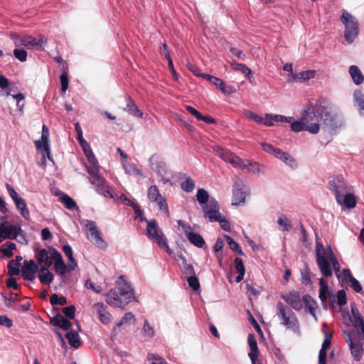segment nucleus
I'll return each instance as SVG.
<instances>
[{
    "label": "nucleus",
    "mask_w": 364,
    "mask_h": 364,
    "mask_svg": "<svg viewBox=\"0 0 364 364\" xmlns=\"http://www.w3.org/2000/svg\"><path fill=\"white\" fill-rule=\"evenodd\" d=\"M90 181L96 186L95 190L99 194L107 198L113 199L117 197V194L111 192L110 188L102 178L95 177L94 178H90Z\"/></svg>",
    "instance_id": "15"
},
{
    "label": "nucleus",
    "mask_w": 364,
    "mask_h": 364,
    "mask_svg": "<svg viewBox=\"0 0 364 364\" xmlns=\"http://www.w3.org/2000/svg\"><path fill=\"white\" fill-rule=\"evenodd\" d=\"M203 77L209 81L211 84L215 85L220 91L222 90V87L224 86V82L215 76L210 75H203Z\"/></svg>",
    "instance_id": "46"
},
{
    "label": "nucleus",
    "mask_w": 364,
    "mask_h": 364,
    "mask_svg": "<svg viewBox=\"0 0 364 364\" xmlns=\"http://www.w3.org/2000/svg\"><path fill=\"white\" fill-rule=\"evenodd\" d=\"M93 307L98 314L100 321L102 323L108 324L111 321L112 316L111 314L106 310V306L103 303H96Z\"/></svg>",
    "instance_id": "20"
},
{
    "label": "nucleus",
    "mask_w": 364,
    "mask_h": 364,
    "mask_svg": "<svg viewBox=\"0 0 364 364\" xmlns=\"http://www.w3.org/2000/svg\"><path fill=\"white\" fill-rule=\"evenodd\" d=\"M214 152L223 161L230 163L235 168H237L241 158L236 156L229 149H224L220 146H213Z\"/></svg>",
    "instance_id": "13"
},
{
    "label": "nucleus",
    "mask_w": 364,
    "mask_h": 364,
    "mask_svg": "<svg viewBox=\"0 0 364 364\" xmlns=\"http://www.w3.org/2000/svg\"><path fill=\"white\" fill-rule=\"evenodd\" d=\"M143 335L147 338H152L154 336V330L153 327L146 320L142 328Z\"/></svg>",
    "instance_id": "56"
},
{
    "label": "nucleus",
    "mask_w": 364,
    "mask_h": 364,
    "mask_svg": "<svg viewBox=\"0 0 364 364\" xmlns=\"http://www.w3.org/2000/svg\"><path fill=\"white\" fill-rule=\"evenodd\" d=\"M146 227V235L149 238L154 240L158 245L164 248L169 255L172 254V251L168 247L167 240L164 233L159 230L156 220L153 219L148 220Z\"/></svg>",
    "instance_id": "7"
},
{
    "label": "nucleus",
    "mask_w": 364,
    "mask_h": 364,
    "mask_svg": "<svg viewBox=\"0 0 364 364\" xmlns=\"http://www.w3.org/2000/svg\"><path fill=\"white\" fill-rule=\"evenodd\" d=\"M196 198L198 202L201 205L202 208L207 205L210 203V196L206 190L204 188H199L196 193Z\"/></svg>",
    "instance_id": "37"
},
{
    "label": "nucleus",
    "mask_w": 364,
    "mask_h": 364,
    "mask_svg": "<svg viewBox=\"0 0 364 364\" xmlns=\"http://www.w3.org/2000/svg\"><path fill=\"white\" fill-rule=\"evenodd\" d=\"M328 188L334 193L336 200H340V196H343V194L349 191V186L341 175L336 176L329 180Z\"/></svg>",
    "instance_id": "10"
},
{
    "label": "nucleus",
    "mask_w": 364,
    "mask_h": 364,
    "mask_svg": "<svg viewBox=\"0 0 364 364\" xmlns=\"http://www.w3.org/2000/svg\"><path fill=\"white\" fill-rule=\"evenodd\" d=\"M353 98L360 111H364V95L363 92L359 90H356L354 92Z\"/></svg>",
    "instance_id": "43"
},
{
    "label": "nucleus",
    "mask_w": 364,
    "mask_h": 364,
    "mask_svg": "<svg viewBox=\"0 0 364 364\" xmlns=\"http://www.w3.org/2000/svg\"><path fill=\"white\" fill-rule=\"evenodd\" d=\"M123 168L127 174L131 176H143V172L141 169L138 168L136 165L134 163L124 161L123 163Z\"/></svg>",
    "instance_id": "34"
},
{
    "label": "nucleus",
    "mask_w": 364,
    "mask_h": 364,
    "mask_svg": "<svg viewBox=\"0 0 364 364\" xmlns=\"http://www.w3.org/2000/svg\"><path fill=\"white\" fill-rule=\"evenodd\" d=\"M301 283L304 285H309L311 284V272L310 269L308 267L307 264H305L304 268L301 272Z\"/></svg>",
    "instance_id": "44"
},
{
    "label": "nucleus",
    "mask_w": 364,
    "mask_h": 364,
    "mask_svg": "<svg viewBox=\"0 0 364 364\" xmlns=\"http://www.w3.org/2000/svg\"><path fill=\"white\" fill-rule=\"evenodd\" d=\"M50 302L52 305L63 306L67 304V299L64 296H58L57 294H52L50 297Z\"/></svg>",
    "instance_id": "52"
},
{
    "label": "nucleus",
    "mask_w": 364,
    "mask_h": 364,
    "mask_svg": "<svg viewBox=\"0 0 364 364\" xmlns=\"http://www.w3.org/2000/svg\"><path fill=\"white\" fill-rule=\"evenodd\" d=\"M20 265L21 264H17L15 261H10L8 264V272L10 276L18 275L20 273Z\"/></svg>",
    "instance_id": "50"
},
{
    "label": "nucleus",
    "mask_w": 364,
    "mask_h": 364,
    "mask_svg": "<svg viewBox=\"0 0 364 364\" xmlns=\"http://www.w3.org/2000/svg\"><path fill=\"white\" fill-rule=\"evenodd\" d=\"M14 55L21 62H25L27 59V52L23 49H14Z\"/></svg>",
    "instance_id": "58"
},
{
    "label": "nucleus",
    "mask_w": 364,
    "mask_h": 364,
    "mask_svg": "<svg viewBox=\"0 0 364 364\" xmlns=\"http://www.w3.org/2000/svg\"><path fill=\"white\" fill-rule=\"evenodd\" d=\"M181 187L183 191L191 193L195 188V182L192 178L188 177L181 183Z\"/></svg>",
    "instance_id": "48"
},
{
    "label": "nucleus",
    "mask_w": 364,
    "mask_h": 364,
    "mask_svg": "<svg viewBox=\"0 0 364 364\" xmlns=\"http://www.w3.org/2000/svg\"><path fill=\"white\" fill-rule=\"evenodd\" d=\"M353 290L358 293H360L363 291L362 286L360 282L354 277L352 280L348 283Z\"/></svg>",
    "instance_id": "64"
},
{
    "label": "nucleus",
    "mask_w": 364,
    "mask_h": 364,
    "mask_svg": "<svg viewBox=\"0 0 364 364\" xmlns=\"http://www.w3.org/2000/svg\"><path fill=\"white\" fill-rule=\"evenodd\" d=\"M18 236L23 237L26 241V233L20 225H11L7 221L0 225V242L5 239L15 240Z\"/></svg>",
    "instance_id": "8"
},
{
    "label": "nucleus",
    "mask_w": 364,
    "mask_h": 364,
    "mask_svg": "<svg viewBox=\"0 0 364 364\" xmlns=\"http://www.w3.org/2000/svg\"><path fill=\"white\" fill-rule=\"evenodd\" d=\"M83 223L85 227L90 232V241L100 248L105 247L106 242L103 240L100 230L97 229L95 222L90 220H85Z\"/></svg>",
    "instance_id": "12"
},
{
    "label": "nucleus",
    "mask_w": 364,
    "mask_h": 364,
    "mask_svg": "<svg viewBox=\"0 0 364 364\" xmlns=\"http://www.w3.org/2000/svg\"><path fill=\"white\" fill-rule=\"evenodd\" d=\"M38 278L42 284H50L53 280V274L48 267H42L39 270Z\"/></svg>",
    "instance_id": "31"
},
{
    "label": "nucleus",
    "mask_w": 364,
    "mask_h": 364,
    "mask_svg": "<svg viewBox=\"0 0 364 364\" xmlns=\"http://www.w3.org/2000/svg\"><path fill=\"white\" fill-rule=\"evenodd\" d=\"M277 315L282 325L294 331L298 330L299 323L295 314L281 301L277 304Z\"/></svg>",
    "instance_id": "6"
},
{
    "label": "nucleus",
    "mask_w": 364,
    "mask_h": 364,
    "mask_svg": "<svg viewBox=\"0 0 364 364\" xmlns=\"http://www.w3.org/2000/svg\"><path fill=\"white\" fill-rule=\"evenodd\" d=\"M147 198L151 202L157 204L160 211L164 212L167 217L169 216V209L167 201L165 198L161 196L156 185H152L148 188Z\"/></svg>",
    "instance_id": "9"
},
{
    "label": "nucleus",
    "mask_w": 364,
    "mask_h": 364,
    "mask_svg": "<svg viewBox=\"0 0 364 364\" xmlns=\"http://www.w3.org/2000/svg\"><path fill=\"white\" fill-rule=\"evenodd\" d=\"M235 269L236 272L238 273V275L235 278V282L237 283L240 282L243 278L245 273V267L244 266L243 262L241 258L236 257L234 260Z\"/></svg>",
    "instance_id": "32"
},
{
    "label": "nucleus",
    "mask_w": 364,
    "mask_h": 364,
    "mask_svg": "<svg viewBox=\"0 0 364 364\" xmlns=\"http://www.w3.org/2000/svg\"><path fill=\"white\" fill-rule=\"evenodd\" d=\"M350 77L356 85H360L364 81V76L357 65H351L349 68Z\"/></svg>",
    "instance_id": "30"
},
{
    "label": "nucleus",
    "mask_w": 364,
    "mask_h": 364,
    "mask_svg": "<svg viewBox=\"0 0 364 364\" xmlns=\"http://www.w3.org/2000/svg\"><path fill=\"white\" fill-rule=\"evenodd\" d=\"M337 302L340 306H344L347 303L346 294L344 290L338 291L336 294Z\"/></svg>",
    "instance_id": "59"
},
{
    "label": "nucleus",
    "mask_w": 364,
    "mask_h": 364,
    "mask_svg": "<svg viewBox=\"0 0 364 364\" xmlns=\"http://www.w3.org/2000/svg\"><path fill=\"white\" fill-rule=\"evenodd\" d=\"M187 239L189 242L197 247H203L205 245V240L203 237L197 232L188 233Z\"/></svg>",
    "instance_id": "35"
},
{
    "label": "nucleus",
    "mask_w": 364,
    "mask_h": 364,
    "mask_svg": "<svg viewBox=\"0 0 364 364\" xmlns=\"http://www.w3.org/2000/svg\"><path fill=\"white\" fill-rule=\"evenodd\" d=\"M350 320L355 328L344 331L345 341L348 343L351 354L355 360L359 361L363 355L364 346V319L356 307H351Z\"/></svg>",
    "instance_id": "2"
},
{
    "label": "nucleus",
    "mask_w": 364,
    "mask_h": 364,
    "mask_svg": "<svg viewBox=\"0 0 364 364\" xmlns=\"http://www.w3.org/2000/svg\"><path fill=\"white\" fill-rule=\"evenodd\" d=\"M283 298L294 309L300 310L302 308V301L298 291L290 292Z\"/></svg>",
    "instance_id": "21"
},
{
    "label": "nucleus",
    "mask_w": 364,
    "mask_h": 364,
    "mask_svg": "<svg viewBox=\"0 0 364 364\" xmlns=\"http://www.w3.org/2000/svg\"><path fill=\"white\" fill-rule=\"evenodd\" d=\"M339 199L340 200H336V202L342 207L351 209L356 205L355 197L353 193H349V191L343 194V196H340Z\"/></svg>",
    "instance_id": "22"
},
{
    "label": "nucleus",
    "mask_w": 364,
    "mask_h": 364,
    "mask_svg": "<svg viewBox=\"0 0 364 364\" xmlns=\"http://www.w3.org/2000/svg\"><path fill=\"white\" fill-rule=\"evenodd\" d=\"M332 264V267L335 272V274L338 279L341 278L340 274V264L333 253H331V257L329 259V265Z\"/></svg>",
    "instance_id": "51"
},
{
    "label": "nucleus",
    "mask_w": 364,
    "mask_h": 364,
    "mask_svg": "<svg viewBox=\"0 0 364 364\" xmlns=\"http://www.w3.org/2000/svg\"><path fill=\"white\" fill-rule=\"evenodd\" d=\"M333 253L329 247L326 249L321 242L316 241V263L323 277L328 278L332 276V269L329 265V259Z\"/></svg>",
    "instance_id": "4"
},
{
    "label": "nucleus",
    "mask_w": 364,
    "mask_h": 364,
    "mask_svg": "<svg viewBox=\"0 0 364 364\" xmlns=\"http://www.w3.org/2000/svg\"><path fill=\"white\" fill-rule=\"evenodd\" d=\"M10 38L14 41L16 47H20L23 46V40L24 39V36H21L15 33H11L10 34Z\"/></svg>",
    "instance_id": "62"
},
{
    "label": "nucleus",
    "mask_w": 364,
    "mask_h": 364,
    "mask_svg": "<svg viewBox=\"0 0 364 364\" xmlns=\"http://www.w3.org/2000/svg\"><path fill=\"white\" fill-rule=\"evenodd\" d=\"M202 209L205 218H207L210 223L220 220L223 216L220 213V205L214 198H210L209 204L203 207Z\"/></svg>",
    "instance_id": "11"
},
{
    "label": "nucleus",
    "mask_w": 364,
    "mask_h": 364,
    "mask_svg": "<svg viewBox=\"0 0 364 364\" xmlns=\"http://www.w3.org/2000/svg\"><path fill=\"white\" fill-rule=\"evenodd\" d=\"M187 282H188L189 287L193 291H198L200 289V286L199 280L196 275L192 276V277H188Z\"/></svg>",
    "instance_id": "54"
},
{
    "label": "nucleus",
    "mask_w": 364,
    "mask_h": 364,
    "mask_svg": "<svg viewBox=\"0 0 364 364\" xmlns=\"http://www.w3.org/2000/svg\"><path fill=\"white\" fill-rule=\"evenodd\" d=\"M50 255L54 258V269L57 274L63 276L68 270V266L64 262L61 254L54 247H49Z\"/></svg>",
    "instance_id": "14"
},
{
    "label": "nucleus",
    "mask_w": 364,
    "mask_h": 364,
    "mask_svg": "<svg viewBox=\"0 0 364 364\" xmlns=\"http://www.w3.org/2000/svg\"><path fill=\"white\" fill-rule=\"evenodd\" d=\"M1 295H2L3 299H4V304L8 308L12 307L13 304L15 302H16V301L18 299L17 294L11 293L9 296H7L3 294Z\"/></svg>",
    "instance_id": "49"
},
{
    "label": "nucleus",
    "mask_w": 364,
    "mask_h": 364,
    "mask_svg": "<svg viewBox=\"0 0 364 364\" xmlns=\"http://www.w3.org/2000/svg\"><path fill=\"white\" fill-rule=\"evenodd\" d=\"M343 124V117L334 109L331 102L326 98L320 97L312 110L305 109L300 120L291 121V130L294 132L306 130L315 134L319 132L321 127L331 132L341 127Z\"/></svg>",
    "instance_id": "1"
},
{
    "label": "nucleus",
    "mask_w": 364,
    "mask_h": 364,
    "mask_svg": "<svg viewBox=\"0 0 364 364\" xmlns=\"http://www.w3.org/2000/svg\"><path fill=\"white\" fill-rule=\"evenodd\" d=\"M125 100L127 102V105L124 108V110L132 116L136 117H142L143 113L136 105L132 98L129 95H127Z\"/></svg>",
    "instance_id": "24"
},
{
    "label": "nucleus",
    "mask_w": 364,
    "mask_h": 364,
    "mask_svg": "<svg viewBox=\"0 0 364 364\" xmlns=\"http://www.w3.org/2000/svg\"><path fill=\"white\" fill-rule=\"evenodd\" d=\"M303 301L305 304L306 309H308L309 313L312 316H315V309L316 306V303L313 299V298L308 294L304 295L303 296Z\"/></svg>",
    "instance_id": "40"
},
{
    "label": "nucleus",
    "mask_w": 364,
    "mask_h": 364,
    "mask_svg": "<svg viewBox=\"0 0 364 364\" xmlns=\"http://www.w3.org/2000/svg\"><path fill=\"white\" fill-rule=\"evenodd\" d=\"M61 92H65L68 87L69 80L67 73L64 72L60 77Z\"/></svg>",
    "instance_id": "60"
},
{
    "label": "nucleus",
    "mask_w": 364,
    "mask_h": 364,
    "mask_svg": "<svg viewBox=\"0 0 364 364\" xmlns=\"http://www.w3.org/2000/svg\"><path fill=\"white\" fill-rule=\"evenodd\" d=\"M319 284L321 287L319 291V299L322 302H326L327 296H334L332 291L328 288L327 282L325 281L323 277L319 279Z\"/></svg>",
    "instance_id": "28"
},
{
    "label": "nucleus",
    "mask_w": 364,
    "mask_h": 364,
    "mask_svg": "<svg viewBox=\"0 0 364 364\" xmlns=\"http://www.w3.org/2000/svg\"><path fill=\"white\" fill-rule=\"evenodd\" d=\"M231 65L235 70H240L244 73L248 80H250V77H252V70L245 64L233 62L231 63Z\"/></svg>",
    "instance_id": "41"
},
{
    "label": "nucleus",
    "mask_w": 364,
    "mask_h": 364,
    "mask_svg": "<svg viewBox=\"0 0 364 364\" xmlns=\"http://www.w3.org/2000/svg\"><path fill=\"white\" fill-rule=\"evenodd\" d=\"M47 39L42 35H39L37 38L31 36L24 35L23 40V46L27 48H36L37 49L43 50L46 46Z\"/></svg>",
    "instance_id": "16"
},
{
    "label": "nucleus",
    "mask_w": 364,
    "mask_h": 364,
    "mask_svg": "<svg viewBox=\"0 0 364 364\" xmlns=\"http://www.w3.org/2000/svg\"><path fill=\"white\" fill-rule=\"evenodd\" d=\"M243 186L241 181H236L232 190V205H239L245 203L247 193L242 188Z\"/></svg>",
    "instance_id": "17"
},
{
    "label": "nucleus",
    "mask_w": 364,
    "mask_h": 364,
    "mask_svg": "<svg viewBox=\"0 0 364 364\" xmlns=\"http://www.w3.org/2000/svg\"><path fill=\"white\" fill-rule=\"evenodd\" d=\"M16 244L9 241L1 245L0 252L6 257L10 258L13 256V250H16Z\"/></svg>",
    "instance_id": "38"
},
{
    "label": "nucleus",
    "mask_w": 364,
    "mask_h": 364,
    "mask_svg": "<svg viewBox=\"0 0 364 364\" xmlns=\"http://www.w3.org/2000/svg\"><path fill=\"white\" fill-rule=\"evenodd\" d=\"M146 362V364H168L164 358L154 353L147 355Z\"/></svg>",
    "instance_id": "42"
},
{
    "label": "nucleus",
    "mask_w": 364,
    "mask_h": 364,
    "mask_svg": "<svg viewBox=\"0 0 364 364\" xmlns=\"http://www.w3.org/2000/svg\"><path fill=\"white\" fill-rule=\"evenodd\" d=\"M135 320V316L132 312L126 313L124 316L121 318L120 321L116 324L117 327H120L124 324H127L132 321Z\"/></svg>",
    "instance_id": "55"
},
{
    "label": "nucleus",
    "mask_w": 364,
    "mask_h": 364,
    "mask_svg": "<svg viewBox=\"0 0 364 364\" xmlns=\"http://www.w3.org/2000/svg\"><path fill=\"white\" fill-rule=\"evenodd\" d=\"M177 223L179 227H181V230L184 232L186 234V237H188V233H192V228L191 226L188 223H186L181 220H178L177 221Z\"/></svg>",
    "instance_id": "61"
},
{
    "label": "nucleus",
    "mask_w": 364,
    "mask_h": 364,
    "mask_svg": "<svg viewBox=\"0 0 364 364\" xmlns=\"http://www.w3.org/2000/svg\"><path fill=\"white\" fill-rule=\"evenodd\" d=\"M277 159L282 160L284 163L290 166L291 167H296L297 164L296 162V160L294 159L290 154L288 153L282 151L280 149H277V150H274V154Z\"/></svg>",
    "instance_id": "26"
},
{
    "label": "nucleus",
    "mask_w": 364,
    "mask_h": 364,
    "mask_svg": "<svg viewBox=\"0 0 364 364\" xmlns=\"http://www.w3.org/2000/svg\"><path fill=\"white\" fill-rule=\"evenodd\" d=\"M60 200L67 209L73 210L77 208L75 201L71 197L64 193H60Z\"/></svg>",
    "instance_id": "39"
},
{
    "label": "nucleus",
    "mask_w": 364,
    "mask_h": 364,
    "mask_svg": "<svg viewBox=\"0 0 364 364\" xmlns=\"http://www.w3.org/2000/svg\"><path fill=\"white\" fill-rule=\"evenodd\" d=\"M132 300L136 301L134 296V289L124 276L117 281L115 289H110L107 294V303L114 307L124 309Z\"/></svg>",
    "instance_id": "3"
},
{
    "label": "nucleus",
    "mask_w": 364,
    "mask_h": 364,
    "mask_svg": "<svg viewBox=\"0 0 364 364\" xmlns=\"http://www.w3.org/2000/svg\"><path fill=\"white\" fill-rule=\"evenodd\" d=\"M38 269V265L33 260H25L22 269V277L24 279L33 281L35 279V274Z\"/></svg>",
    "instance_id": "18"
},
{
    "label": "nucleus",
    "mask_w": 364,
    "mask_h": 364,
    "mask_svg": "<svg viewBox=\"0 0 364 364\" xmlns=\"http://www.w3.org/2000/svg\"><path fill=\"white\" fill-rule=\"evenodd\" d=\"M341 21L345 26V40L348 43H352L359 33L358 22L353 16L346 11H343Z\"/></svg>",
    "instance_id": "5"
},
{
    "label": "nucleus",
    "mask_w": 364,
    "mask_h": 364,
    "mask_svg": "<svg viewBox=\"0 0 364 364\" xmlns=\"http://www.w3.org/2000/svg\"><path fill=\"white\" fill-rule=\"evenodd\" d=\"M75 307L73 305L64 307L63 309V313L65 314V316L70 319L75 317Z\"/></svg>",
    "instance_id": "63"
},
{
    "label": "nucleus",
    "mask_w": 364,
    "mask_h": 364,
    "mask_svg": "<svg viewBox=\"0 0 364 364\" xmlns=\"http://www.w3.org/2000/svg\"><path fill=\"white\" fill-rule=\"evenodd\" d=\"M16 208L20 211L21 216L25 219H28L30 217V213L27 208V205L24 199L19 198L15 202Z\"/></svg>",
    "instance_id": "36"
},
{
    "label": "nucleus",
    "mask_w": 364,
    "mask_h": 364,
    "mask_svg": "<svg viewBox=\"0 0 364 364\" xmlns=\"http://www.w3.org/2000/svg\"><path fill=\"white\" fill-rule=\"evenodd\" d=\"M36 258L39 264H44L46 267H50L53 264L54 258L50 255L49 248L35 249Z\"/></svg>",
    "instance_id": "19"
},
{
    "label": "nucleus",
    "mask_w": 364,
    "mask_h": 364,
    "mask_svg": "<svg viewBox=\"0 0 364 364\" xmlns=\"http://www.w3.org/2000/svg\"><path fill=\"white\" fill-rule=\"evenodd\" d=\"M278 117L277 114H266L264 118H263V124L265 126H273L274 122H277Z\"/></svg>",
    "instance_id": "53"
},
{
    "label": "nucleus",
    "mask_w": 364,
    "mask_h": 364,
    "mask_svg": "<svg viewBox=\"0 0 364 364\" xmlns=\"http://www.w3.org/2000/svg\"><path fill=\"white\" fill-rule=\"evenodd\" d=\"M247 341L250 348V352L248 355L252 360V364H255V361L258 358L259 350L255 336L252 333L249 334L247 336Z\"/></svg>",
    "instance_id": "23"
},
{
    "label": "nucleus",
    "mask_w": 364,
    "mask_h": 364,
    "mask_svg": "<svg viewBox=\"0 0 364 364\" xmlns=\"http://www.w3.org/2000/svg\"><path fill=\"white\" fill-rule=\"evenodd\" d=\"M225 237L226 241H227L228 244L229 245L231 250L237 252L240 255H244L242 250L241 249L240 246L236 241H235L229 235H225Z\"/></svg>",
    "instance_id": "47"
},
{
    "label": "nucleus",
    "mask_w": 364,
    "mask_h": 364,
    "mask_svg": "<svg viewBox=\"0 0 364 364\" xmlns=\"http://www.w3.org/2000/svg\"><path fill=\"white\" fill-rule=\"evenodd\" d=\"M315 70H309L294 73L291 72V78L289 80L291 82H304L314 77Z\"/></svg>",
    "instance_id": "25"
},
{
    "label": "nucleus",
    "mask_w": 364,
    "mask_h": 364,
    "mask_svg": "<svg viewBox=\"0 0 364 364\" xmlns=\"http://www.w3.org/2000/svg\"><path fill=\"white\" fill-rule=\"evenodd\" d=\"M49 137L41 136V140H37L35 141V144L37 149H47L48 147H50L48 143Z\"/></svg>",
    "instance_id": "57"
},
{
    "label": "nucleus",
    "mask_w": 364,
    "mask_h": 364,
    "mask_svg": "<svg viewBox=\"0 0 364 364\" xmlns=\"http://www.w3.org/2000/svg\"><path fill=\"white\" fill-rule=\"evenodd\" d=\"M262 166L257 162H251L250 160L240 159L237 168H247L250 172L259 173L262 171Z\"/></svg>",
    "instance_id": "27"
},
{
    "label": "nucleus",
    "mask_w": 364,
    "mask_h": 364,
    "mask_svg": "<svg viewBox=\"0 0 364 364\" xmlns=\"http://www.w3.org/2000/svg\"><path fill=\"white\" fill-rule=\"evenodd\" d=\"M66 338L68 340V343L70 346L77 348L80 346L81 342L80 341V337L77 333L74 330H70L65 335Z\"/></svg>",
    "instance_id": "33"
},
{
    "label": "nucleus",
    "mask_w": 364,
    "mask_h": 364,
    "mask_svg": "<svg viewBox=\"0 0 364 364\" xmlns=\"http://www.w3.org/2000/svg\"><path fill=\"white\" fill-rule=\"evenodd\" d=\"M183 259V274L186 277H192L196 275V272L193 266L191 264H188L185 257H182Z\"/></svg>",
    "instance_id": "45"
},
{
    "label": "nucleus",
    "mask_w": 364,
    "mask_h": 364,
    "mask_svg": "<svg viewBox=\"0 0 364 364\" xmlns=\"http://www.w3.org/2000/svg\"><path fill=\"white\" fill-rule=\"evenodd\" d=\"M51 323L55 326L61 328L65 331L70 329L71 322L61 314H57L51 319Z\"/></svg>",
    "instance_id": "29"
}]
</instances>
